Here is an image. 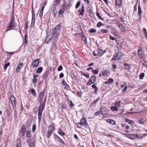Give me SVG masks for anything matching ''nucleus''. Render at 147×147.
Segmentation results:
<instances>
[{
    "mask_svg": "<svg viewBox=\"0 0 147 147\" xmlns=\"http://www.w3.org/2000/svg\"><path fill=\"white\" fill-rule=\"evenodd\" d=\"M123 134L125 136H126L127 137L130 138V139H132V137L133 136H134V134Z\"/></svg>",
    "mask_w": 147,
    "mask_h": 147,
    "instance_id": "obj_25",
    "label": "nucleus"
},
{
    "mask_svg": "<svg viewBox=\"0 0 147 147\" xmlns=\"http://www.w3.org/2000/svg\"><path fill=\"white\" fill-rule=\"evenodd\" d=\"M27 36L26 35H25L24 36V43L26 44V45L27 44Z\"/></svg>",
    "mask_w": 147,
    "mask_h": 147,
    "instance_id": "obj_52",
    "label": "nucleus"
},
{
    "mask_svg": "<svg viewBox=\"0 0 147 147\" xmlns=\"http://www.w3.org/2000/svg\"><path fill=\"white\" fill-rule=\"evenodd\" d=\"M53 36V34L52 33V32H49L47 36L45 43H48L50 42Z\"/></svg>",
    "mask_w": 147,
    "mask_h": 147,
    "instance_id": "obj_4",
    "label": "nucleus"
},
{
    "mask_svg": "<svg viewBox=\"0 0 147 147\" xmlns=\"http://www.w3.org/2000/svg\"><path fill=\"white\" fill-rule=\"evenodd\" d=\"M143 32L145 35V37L147 39V32L146 29L145 28H143Z\"/></svg>",
    "mask_w": 147,
    "mask_h": 147,
    "instance_id": "obj_35",
    "label": "nucleus"
},
{
    "mask_svg": "<svg viewBox=\"0 0 147 147\" xmlns=\"http://www.w3.org/2000/svg\"><path fill=\"white\" fill-rule=\"evenodd\" d=\"M81 1H79L78 2L76 3V9H77L80 6V4H81Z\"/></svg>",
    "mask_w": 147,
    "mask_h": 147,
    "instance_id": "obj_33",
    "label": "nucleus"
},
{
    "mask_svg": "<svg viewBox=\"0 0 147 147\" xmlns=\"http://www.w3.org/2000/svg\"><path fill=\"white\" fill-rule=\"evenodd\" d=\"M134 136L136 138L140 139H142L143 138V136H141L139 135L138 134H134Z\"/></svg>",
    "mask_w": 147,
    "mask_h": 147,
    "instance_id": "obj_28",
    "label": "nucleus"
},
{
    "mask_svg": "<svg viewBox=\"0 0 147 147\" xmlns=\"http://www.w3.org/2000/svg\"><path fill=\"white\" fill-rule=\"evenodd\" d=\"M96 78L95 76H92L89 79V81L87 83V85L89 86L93 84L95 81Z\"/></svg>",
    "mask_w": 147,
    "mask_h": 147,
    "instance_id": "obj_6",
    "label": "nucleus"
},
{
    "mask_svg": "<svg viewBox=\"0 0 147 147\" xmlns=\"http://www.w3.org/2000/svg\"><path fill=\"white\" fill-rule=\"evenodd\" d=\"M145 122V121L143 119H141L140 120V123L141 124H143Z\"/></svg>",
    "mask_w": 147,
    "mask_h": 147,
    "instance_id": "obj_62",
    "label": "nucleus"
},
{
    "mask_svg": "<svg viewBox=\"0 0 147 147\" xmlns=\"http://www.w3.org/2000/svg\"><path fill=\"white\" fill-rule=\"evenodd\" d=\"M143 61H144V62L143 63V65L145 66V67H147V61H146L145 59H144Z\"/></svg>",
    "mask_w": 147,
    "mask_h": 147,
    "instance_id": "obj_43",
    "label": "nucleus"
},
{
    "mask_svg": "<svg viewBox=\"0 0 147 147\" xmlns=\"http://www.w3.org/2000/svg\"><path fill=\"white\" fill-rule=\"evenodd\" d=\"M61 0H55V5L58 6L60 4Z\"/></svg>",
    "mask_w": 147,
    "mask_h": 147,
    "instance_id": "obj_36",
    "label": "nucleus"
},
{
    "mask_svg": "<svg viewBox=\"0 0 147 147\" xmlns=\"http://www.w3.org/2000/svg\"><path fill=\"white\" fill-rule=\"evenodd\" d=\"M16 24L14 22H9V25L8 26L5 32H7L12 28H14L16 26Z\"/></svg>",
    "mask_w": 147,
    "mask_h": 147,
    "instance_id": "obj_5",
    "label": "nucleus"
},
{
    "mask_svg": "<svg viewBox=\"0 0 147 147\" xmlns=\"http://www.w3.org/2000/svg\"><path fill=\"white\" fill-rule=\"evenodd\" d=\"M144 73H141L139 76V79L140 80H142L143 79V78L144 76Z\"/></svg>",
    "mask_w": 147,
    "mask_h": 147,
    "instance_id": "obj_32",
    "label": "nucleus"
},
{
    "mask_svg": "<svg viewBox=\"0 0 147 147\" xmlns=\"http://www.w3.org/2000/svg\"><path fill=\"white\" fill-rule=\"evenodd\" d=\"M84 5H82V8L81 9H79L78 10V12L79 13L80 15L83 16L84 15Z\"/></svg>",
    "mask_w": 147,
    "mask_h": 147,
    "instance_id": "obj_11",
    "label": "nucleus"
},
{
    "mask_svg": "<svg viewBox=\"0 0 147 147\" xmlns=\"http://www.w3.org/2000/svg\"><path fill=\"white\" fill-rule=\"evenodd\" d=\"M117 47L118 49H121L122 48V44L121 42H118L117 45Z\"/></svg>",
    "mask_w": 147,
    "mask_h": 147,
    "instance_id": "obj_29",
    "label": "nucleus"
},
{
    "mask_svg": "<svg viewBox=\"0 0 147 147\" xmlns=\"http://www.w3.org/2000/svg\"><path fill=\"white\" fill-rule=\"evenodd\" d=\"M101 112V109H100V111H98L96 112L95 114L94 115L95 116H97L99 115V113Z\"/></svg>",
    "mask_w": 147,
    "mask_h": 147,
    "instance_id": "obj_48",
    "label": "nucleus"
},
{
    "mask_svg": "<svg viewBox=\"0 0 147 147\" xmlns=\"http://www.w3.org/2000/svg\"><path fill=\"white\" fill-rule=\"evenodd\" d=\"M12 107L13 108V109L14 111H16V105L15 102L13 103V104H12Z\"/></svg>",
    "mask_w": 147,
    "mask_h": 147,
    "instance_id": "obj_47",
    "label": "nucleus"
},
{
    "mask_svg": "<svg viewBox=\"0 0 147 147\" xmlns=\"http://www.w3.org/2000/svg\"><path fill=\"white\" fill-rule=\"evenodd\" d=\"M48 74L49 71H46L43 76L42 77L43 78L45 79L47 78Z\"/></svg>",
    "mask_w": 147,
    "mask_h": 147,
    "instance_id": "obj_24",
    "label": "nucleus"
},
{
    "mask_svg": "<svg viewBox=\"0 0 147 147\" xmlns=\"http://www.w3.org/2000/svg\"><path fill=\"white\" fill-rule=\"evenodd\" d=\"M40 103L41 104L39 107L38 109V117L39 121L41 119L42 111L44 109L45 104V103Z\"/></svg>",
    "mask_w": 147,
    "mask_h": 147,
    "instance_id": "obj_2",
    "label": "nucleus"
},
{
    "mask_svg": "<svg viewBox=\"0 0 147 147\" xmlns=\"http://www.w3.org/2000/svg\"><path fill=\"white\" fill-rule=\"evenodd\" d=\"M59 134L61 136H63L65 135V133L62 131H60L59 132Z\"/></svg>",
    "mask_w": 147,
    "mask_h": 147,
    "instance_id": "obj_59",
    "label": "nucleus"
},
{
    "mask_svg": "<svg viewBox=\"0 0 147 147\" xmlns=\"http://www.w3.org/2000/svg\"><path fill=\"white\" fill-rule=\"evenodd\" d=\"M61 26L58 24L55 26L53 30V32L52 33L53 34V36L56 37L59 34L61 30Z\"/></svg>",
    "mask_w": 147,
    "mask_h": 147,
    "instance_id": "obj_3",
    "label": "nucleus"
},
{
    "mask_svg": "<svg viewBox=\"0 0 147 147\" xmlns=\"http://www.w3.org/2000/svg\"><path fill=\"white\" fill-rule=\"evenodd\" d=\"M45 6V5H44L43 6H42V8L40 10V13L39 14V16L40 18H41L42 16L43 11L44 8Z\"/></svg>",
    "mask_w": 147,
    "mask_h": 147,
    "instance_id": "obj_18",
    "label": "nucleus"
},
{
    "mask_svg": "<svg viewBox=\"0 0 147 147\" xmlns=\"http://www.w3.org/2000/svg\"><path fill=\"white\" fill-rule=\"evenodd\" d=\"M142 13V10L141 8L140 5L139 4L138 5V15L141 17L140 16V14Z\"/></svg>",
    "mask_w": 147,
    "mask_h": 147,
    "instance_id": "obj_23",
    "label": "nucleus"
},
{
    "mask_svg": "<svg viewBox=\"0 0 147 147\" xmlns=\"http://www.w3.org/2000/svg\"><path fill=\"white\" fill-rule=\"evenodd\" d=\"M108 71L107 70H103L102 72V74L103 76H106L107 75Z\"/></svg>",
    "mask_w": 147,
    "mask_h": 147,
    "instance_id": "obj_22",
    "label": "nucleus"
},
{
    "mask_svg": "<svg viewBox=\"0 0 147 147\" xmlns=\"http://www.w3.org/2000/svg\"><path fill=\"white\" fill-rule=\"evenodd\" d=\"M91 71L93 74H96L98 73V70L97 69L96 70L93 69L91 70Z\"/></svg>",
    "mask_w": 147,
    "mask_h": 147,
    "instance_id": "obj_30",
    "label": "nucleus"
},
{
    "mask_svg": "<svg viewBox=\"0 0 147 147\" xmlns=\"http://www.w3.org/2000/svg\"><path fill=\"white\" fill-rule=\"evenodd\" d=\"M79 124L81 126L86 125L87 123L86 119L85 118H82L80 121V122Z\"/></svg>",
    "mask_w": 147,
    "mask_h": 147,
    "instance_id": "obj_8",
    "label": "nucleus"
},
{
    "mask_svg": "<svg viewBox=\"0 0 147 147\" xmlns=\"http://www.w3.org/2000/svg\"><path fill=\"white\" fill-rule=\"evenodd\" d=\"M113 82V80L111 78H110L109 79L108 81L105 82V83L106 84H111Z\"/></svg>",
    "mask_w": 147,
    "mask_h": 147,
    "instance_id": "obj_17",
    "label": "nucleus"
},
{
    "mask_svg": "<svg viewBox=\"0 0 147 147\" xmlns=\"http://www.w3.org/2000/svg\"><path fill=\"white\" fill-rule=\"evenodd\" d=\"M64 74L63 73H61L59 75V77L60 78H63L64 76Z\"/></svg>",
    "mask_w": 147,
    "mask_h": 147,
    "instance_id": "obj_64",
    "label": "nucleus"
},
{
    "mask_svg": "<svg viewBox=\"0 0 147 147\" xmlns=\"http://www.w3.org/2000/svg\"><path fill=\"white\" fill-rule=\"evenodd\" d=\"M138 54L139 55V57L140 59L142 58V54L143 53L142 51H141V49H139L138 51Z\"/></svg>",
    "mask_w": 147,
    "mask_h": 147,
    "instance_id": "obj_20",
    "label": "nucleus"
},
{
    "mask_svg": "<svg viewBox=\"0 0 147 147\" xmlns=\"http://www.w3.org/2000/svg\"><path fill=\"white\" fill-rule=\"evenodd\" d=\"M30 132L29 131H27L26 135V137L28 138L30 137Z\"/></svg>",
    "mask_w": 147,
    "mask_h": 147,
    "instance_id": "obj_38",
    "label": "nucleus"
},
{
    "mask_svg": "<svg viewBox=\"0 0 147 147\" xmlns=\"http://www.w3.org/2000/svg\"><path fill=\"white\" fill-rule=\"evenodd\" d=\"M45 91V90H43L40 93L37 98L38 101L40 103H46V96H44Z\"/></svg>",
    "mask_w": 147,
    "mask_h": 147,
    "instance_id": "obj_1",
    "label": "nucleus"
},
{
    "mask_svg": "<svg viewBox=\"0 0 147 147\" xmlns=\"http://www.w3.org/2000/svg\"><path fill=\"white\" fill-rule=\"evenodd\" d=\"M82 38L83 39V40L84 42L85 43L86 42V37L85 36H82Z\"/></svg>",
    "mask_w": 147,
    "mask_h": 147,
    "instance_id": "obj_45",
    "label": "nucleus"
},
{
    "mask_svg": "<svg viewBox=\"0 0 147 147\" xmlns=\"http://www.w3.org/2000/svg\"><path fill=\"white\" fill-rule=\"evenodd\" d=\"M106 121L107 122L109 123L110 124H111L112 125L115 124V122L113 120L110 119H107L106 120Z\"/></svg>",
    "mask_w": 147,
    "mask_h": 147,
    "instance_id": "obj_21",
    "label": "nucleus"
},
{
    "mask_svg": "<svg viewBox=\"0 0 147 147\" xmlns=\"http://www.w3.org/2000/svg\"><path fill=\"white\" fill-rule=\"evenodd\" d=\"M63 69L62 66L61 65H60L59 66L57 69V71H59L62 70Z\"/></svg>",
    "mask_w": 147,
    "mask_h": 147,
    "instance_id": "obj_51",
    "label": "nucleus"
},
{
    "mask_svg": "<svg viewBox=\"0 0 147 147\" xmlns=\"http://www.w3.org/2000/svg\"><path fill=\"white\" fill-rule=\"evenodd\" d=\"M39 63V59H36L33 60L32 65L33 67H36L38 66Z\"/></svg>",
    "mask_w": 147,
    "mask_h": 147,
    "instance_id": "obj_7",
    "label": "nucleus"
},
{
    "mask_svg": "<svg viewBox=\"0 0 147 147\" xmlns=\"http://www.w3.org/2000/svg\"><path fill=\"white\" fill-rule=\"evenodd\" d=\"M10 100L12 104L16 102V98L13 95H11L10 97Z\"/></svg>",
    "mask_w": 147,
    "mask_h": 147,
    "instance_id": "obj_15",
    "label": "nucleus"
},
{
    "mask_svg": "<svg viewBox=\"0 0 147 147\" xmlns=\"http://www.w3.org/2000/svg\"><path fill=\"white\" fill-rule=\"evenodd\" d=\"M121 5V0H115V5L117 7H120Z\"/></svg>",
    "mask_w": 147,
    "mask_h": 147,
    "instance_id": "obj_12",
    "label": "nucleus"
},
{
    "mask_svg": "<svg viewBox=\"0 0 147 147\" xmlns=\"http://www.w3.org/2000/svg\"><path fill=\"white\" fill-rule=\"evenodd\" d=\"M111 109L113 111H117L118 110V109L116 107H111Z\"/></svg>",
    "mask_w": 147,
    "mask_h": 147,
    "instance_id": "obj_34",
    "label": "nucleus"
},
{
    "mask_svg": "<svg viewBox=\"0 0 147 147\" xmlns=\"http://www.w3.org/2000/svg\"><path fill=\"white\" fill-rule=\"evenodd\" d=\"M117 24L121 31L123 32H125V28L123 25L119 22H117Z\"/></svg>",
    "mask_w": 147,
    "mask_h": 147,
    "instance_id": "obj_10",
    "label": "nucleus"
},
{
    "mask_svg": "<svg viewBox=\"0 0 147 147\" xmlns=\"http://www.w3.org/2000/svg\"><path fill=\"white\" fill-rule=\"evenodd\" d=\"M31 11L32 13V16H35V15L34 12L33 10V8L32 5V7Z\"/></svg>",
    "mask_w": 147,
    "mask_h": 147,
    "instance_id": "obj_49",
    "label": "nucleus"
},
{
    "mask_svg": "<svg viewBox=\"0 0 147 147\" xmlns=\"http://www.w3.org/2000/svg\"><path fill=\"white\" fill-rule=\"evenodd\" d=\"M10 65V63L8 62L7 63H6L4 66V68L5 70L7 69L8 66Z\"/></svg>",
    "mask_w": 147,
    "mask_h": 147,
    "instance_id": "obj_37",
    "label": "nucleus"
},
{
    "mask_svg": "<svg viewBox=\"0 0 147 147\" xmlns=\"http://www.w3.org/2000/svg\"><path fill=\"white\" fill-rule=\"evenodd\" d=\"M29 147H35V146L33 143H30L29 144Z\"/></svg>",
    "mask_w": 147,
    "mask_h": 147,
    "instance_id": "obj_54",
    "label": "nucleus"
},
{
    "mask_svg": "<svg viewBox=\"0 0 147 147\" xmlns=\"http://www.w3.org/2000/svg\"><path fill=\"white\" fill-rule=\"evenodd\" d=\"M31 92L33 96H35L36 95V93L34 89H32L31 90Z\"/></svg>",
    "mask_w": 147,
    "mask_h": 147,
    "instance_id": "obj_46",
    "label": "nucleus"
},
{
    "mask_svg": "<svg viewBox=\"0 0 147 147\" xmlns=\"http://www.w3.org/2000/svg\"><path fill=\"white\" fill-rule=\"evenodd\" d=\"M36 128V125H33L32 127V130L33 132H34Z\"/></svg>",
    "mask_w": 147,
    "mask_h": 147,
    "instance_id": "obj_55",
    "label": "nucleus"
},
{
    "mask_svg": "<svg viewBox=\"0 0 147 147\" xmlns=\"http://www.w3.org/2000/svg\"><path fill=\"white\" fill-rule=\"evenodd\" d=\"M22 65V63H20L19 64L16 69V71L17 72H19L20 70Z\"/></svg>",
    "mask_w": 147,
    "mask_h": 147,
    "instance_id": "obj_19",
    "label": "nucleus"
},
{
    "mask_svg": "<svg viewBox=\"0 0 147 147\" xmlns=\"http://www.w3.org/2000/svg\"><path fill=\"white\" fill-rule=\"evenodd\" d=\"M63 13V11L62 10H60L59 11V14L60 15L62 14Z\"/></svg>",
    "mask_w": 147,
    "mask_h": 147,
    "instance_id": "obj_58",
    "label": "nucleus"
},
{
    "mask_svg": "<svg viewBox=\"0 0 147 147\" xmlns=\"http://www.w3.org/2000/svg\"><path fill=\"white\" fill-rule=\"evenodd\" d=\"M116 56L118 60H121L122 56V54L120 53H118L116 55Z\"/></svg>",
    "mask_w": 147,
    "mask_h": 147,
    "instance_id": "obj_26",
    "label": "nucleus"
},
{
    "mask_svg": "<svg viewBox=\"0 0 147 147\" xmlns=\"http://www.w3.org/2000/svg\"><path fill=\"white\" fill-rule=\"evenodd\" d=\"M26 131V127L23 124L21 127V132L22 133V136H24L25 134Z\"/></svg>",
    "mask_w": 147,
    "mask_h": 147,
    "instance_id": "obj_9",
    "label": "nucleus"
},
{
    "mask_svg": "<svg viewBox=\"0 0 147 147\" xmlns=\"http://www.w3.org/2000/svg\"><path fill=\"white\" fill-rule=\"evenodd\" d=\"M124 65L125 67V69L127 70H129L131 69V66L129 64L127 63H125Z\"/></svg>",
    "mask_w": 147,
    "mask_h": 147,
    "instance_id": "obj_16",
    "label": "nucleus"
},
{
    "mask_svg": "<svg viewBox=\"0 0 147 147\" xmlns=\"http://www.w3.org/2000/svg\"><path fill=\"white\" fill-rule=\"evenodd\" d=\"M65 2H64L63 3V4L62 5V9L63 10H64L65 9L67 8V6H65Z\"/></svg>",
    "mask_w": 147,
    "mask_h": 147,
    "instance_id": "obj_40",
    "label": "nucleus"
},
{
    "mask_svg": "<svg viewBox=\"0 0 147 147\" xmlns=\"http://www.w3.org/2000/svg\"><path fill=\"white\" fill-rule=\"evenodd\" d=\"M52 132H51V131H48V133L47 134V137L48 138H50V136L52 134Z\"/></svg>",
    "mask_w": 147,
    "mask_h": 147,
    "instance_id": "obj_44",
    "label": "nucleus"
},
{
    "mask_svg": "<svg viewBox=\"0 0 147 147\" xmlns=\"http://www.w3.org/2000/svg\"><path fill=\"white\" fill-rule=\"evenodd\" d=\"M82 74L83 76L86 77L87 78H88L89 77V74H86L84 73H82Z\"/></svg>",
    "mask_w": 147,
    "mask_h": 147,
    "instance_id": "obj_53",
    "label": "nucleus"
},
{
    "mask_svg": "<svg viewBox=\"0 0 147 147\" xmlns=\"http://www.w3.org/2000/svg\"><path fill=\"white\" fill-rule=\"evenodd\" d=\"M58 141L60 142L62 144H63L66 145L65 144V142L62 140L60 138V139H59V140H58Z\"/></svg>",
    "mask_w": 147,
    "mask_h": 147,
    "instance_id": "obj_57",
    "label": "nucleus"
},
{
    "mask_svg": "<svg viewBox=\"0 0 147 147\" xmlns=\"http://www.w3.org/2000/svg\"><path fill=\"white\" fill-rule=\"evenodd\" d=\"M113 34L115 36H117L118 35V32L117 30L116 29H114L112 32Z\"/></svg>",
    "mask_w": 147,
    "mask_h": 147,
    "instance_id": "obj_31",
    "label": "nucleus"
},
{
    "mask_svg": "<svg viewBox=\"0 0 147 147\" xmlns=\"http://www.w3.org/2000/svg\"><path fill=\"white\" fill-rule=\"evenodd\" d=\"M55 129V127L54 126L52 125H51L49 126L48 128L49 131L53 132Z\"/></svg>",
    "mask_w": 147,
    "mask_h": 147,
    "instance_id": "obj_14",
    "label": "nucleus"
},
{
    "mask_svg": "<svg viewBox=\"0 0 147 147\" xmlns=\"http://www.w3.org/2000/svg\"><path fill=\"white\" fill-rule=\"evenodd\" d=\"M120 102L118 101L115 102V107H119L120 106Z\"/></svg>",
    "mask_w": 147,
    "mask_h": 147,
    "instance_id": "obj_50",
    "label": "nucleus"
},
{
    "mask_svg": "<svg viewBox=\"0 0 147 147\" xmlns=\"http://www.w3.org/2000/svg\"><path fill=\"white\" fill-rule=\"evenodd\" d=\"M62 85H63L67 87L68 86V84L66 83V82L64 80H62Z\"/></svg>",
    "mask_w": 147,
    "mask_h": 147,
    "instance_id": "obj_39",
    "label": "nucleus"
},
{
    "mask_svg": "<svg viewBox=\"0 0 147 147\" xmlns=\"http://www.w3.org/2000/svg\"><path fill=\"white\" fill-rule=\"evenodd\" d=\"M74 106V104L73 103L72 101H71L70 104L69 105L70 107L72 108V107H73Z\"/></svg>",
    "mask_w": 147,
    "mask_h": 147,
    "instance_id": "obj_61",
    "label": "nucleus"
},
{
    "mask_svg": "<svg viewBox=\"0 0 147 147\" xmlns=\"http://www.w3.org/2000/svg\"><path fill=\"white\" fill-rule=\"evenodd\" d=\"M16 146L15 147H21V142L19 139H18L16 141Z\"/></svg>",
    "mask_w": 147,
    "mask_h": 147,
    "instance_id": "obj_13",
    "label": "nucleus"
},
{
    "mask_svg": "<svg viewBox=\"0 0 147 147\" xmlns=\"http://www.w3.org/2000/svg\"><path fill=\"white\" fill-rule=\"evenodd\" d=\"M9 22H14V17L13 16L11 18L10 20L9 21Z\"/></svg>",
    "mask_w": 147,
    "mask_h": 147,
    "instance_id": "obj_60",
    "label": "nucleus"
},
{
    "mask_svg": "<svg viewBox=\"0 0 147 147\" xmlns=\"http://www.w3.org/2000/svg\"><path fill=\"white\" fill-rule=\"evenodd\" d=\"M34 22H35V20H32V22H31V25H30V27H33L34 25Z\"/></svg>",
    "mask_w": 147,
    "mask_h": 147,
    "instance_id": "obj_41",
    "label": "nucleus"
},
{
    "mask_svg": "<svg viewBox=\"0 0 147 147\" xmlns=\"http://www.w3.org/2000/svg\"><path fill=\"white\" fill-rule=\"evenodd\" d=\"M89 32L91 33H94L96 32V30L94 29L91 28L89 30Z\"/></svg>",
    "mask_w": 147,
    "mask_h": 147,
    "instance_id": "obj_42",
    "label": "nucleus"
},
{
    "mask_svg": "<svg viewBox=\"0 0 147 147\" xmlns=\"http://www.w3.org/2000/svg\"><path fill=\"white\" fill-rule=\"evenodd\" d=\"M42 69H43L42 67H39L37 69V70L36 71V72L37 73L40 74L42 71Z\"/></svg>",
    "mask_w": 147,
    "mask_h": 147,
    "instance_id": "obj_27",
    "label": "nucleus"
},
{
    "mask_svg": "<svg viewBox=\"0 0 147 147\" xmlns=\"http://www.w3.org/2000/svg\"><path fill=\"white\" fill-rule=\"evenodd\" d=\"M66 107L65 105V104L64 103L61 104V109H65V108Z\"/></svg>",
    "mask_w": 147,
    "mask_h": 147,
    "instance_id": "obj_56",
    "label": "nucleus"
},
{
    "mask_svg": "<svg viewBox=\"0 0 147 147\" xmlns=\"http://www.w3.org/2000/svg\"><path fill=\"white\" fill-rule=\"evenodd\" d=\"M109 38L110 39L112 40H114L115 39V38L114 37H112L111 35H110Z\"/></svg>",
    "mask_w": 147,
    "mask_h": 147,
    "instance_id": "obj_63",
    "label": "nucleus"
}]
</instances>
